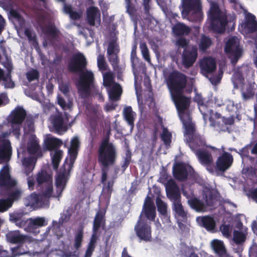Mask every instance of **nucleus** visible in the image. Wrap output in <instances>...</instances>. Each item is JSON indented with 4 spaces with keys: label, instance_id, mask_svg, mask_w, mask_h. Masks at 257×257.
<instances>
[{
    "label": "nucleus",
    "instance_id": "1",
    "mask_svg": "<svg viewBox=\"0 0 257 257\" xmlns=\"http://www.w3.org/2000/svg\"><path fill=\"white\" fill-rule=\"evenodd\" d=\"M144 215L147 219L154 221L156 216V208L153 201L147 196L145 199L143 210L134 228L137 236L141 240L146 242L152 240V228L151 223L143 218Z\"/></svg>",
    "mask_w": 257,
    "mask_h": 257
},
{
    "label": "nucleus",
    "instance_id": "2",
    "mask_svg": "<svg viewBox=\"0 0 257 257\" xmlns=\"http://www.w3.org/2000/svg\"><path fill=\"white\" fill-rule=\"evenodd\" d=\"M117 152L114 145L109 141V135L107 134L101 141L97 149V161L101 170V182L106 183L107 172L110 166L116 161Z\"/></svg>",
    "mask_w": 257,
    "mask_h": 257
},
{
    "label": "nucleus",
    "instance_id": "3",
    "mask_svg": "<svg viewBox=\"0 0 257 257\" xmlns=\"http://www.w3.org/2000/svg\"><path fill=\"white\" fill-rule=\"evenodd\" d=\"M181 16L183 19L192 22H200L203 13L201 0H182Z\"/></svg>",
    "mask_w": 257,
    "mask_h": 257
},
{
    "label": "nucleus",
    "instance_id": "4",
    "mask_svg": "<svg viewBox=\"0 0 257 257\" xmlns=\"http://www.w3.org/2000/svg\"><path fill=\"white\" fill-rule=\"evenodd\" d=\"M208 16L212 30L218 34L224 33L228 23L227 18L216 4L211 5Z\"/></svg>",
    "mask_w": 257,
    "mask_h": 257
},
{
    "label": "nucleus",
    "instance_id": "5",
    "mask_svg": "<svg viewBox=\"0 0 257 257\" xmlns=\"http://www.w3.org/2000/svg\"><path fill=\"white\" fill-rule=\"evenodd\" d=\"M167 84L171 94L184 92L187 84V76L179 71H172L168 76Z\"/></svg>",
    "mask_w": 257,
    "mask_h": 257
},
{
    "label": "nucleus",
    "instance_id": "6",
    "mask_svg": "<svg viewBox=\"0 0 257 257\" xmlns=\"http://www.w3.org/2000/svg\"><path fill=\"white\" fill-rule=\"evenodd\" d=\"M79 73L78 92L81 97L85 99L90 96L91 87L93 86L94 81V74L92 71L86 69Z\"/></svg>",
    "mask_w": 257,
    "mask_h": 257
},
{
    "label": "nucleus",
    "instance_id": "7",
    "mask_svg": "<svg viewBox=\"0 0 257 257\" xmlns=\"http://www.w3.org/2000/svg\"><path fill=\"white\" fill-rule=\"evenodd\" d=\"M224 51L230 55L231 63L235 66L241 57L243 52L238 39L235 36L229 38L225 43Z\"/></svg>",
    "mask_w": 257,
    "mask_h": 257
},
{
    "label": "nucleus",
    "instance_id": "8",
    "mask_svg": "<svg viewBox=\"0 0 257 257\" xmlns=\"http://www.w3.org/2000/svg\"><path fill=\"white\" fill-rule=\"evenodd\" d=\"M87 62L84 55L80 52L74 54L68 62L67 68L70 72L77 73L86 69Z\"/></svg>",
    "mask_w": 257,
    "mask_h": 257
},
{
    "label": "nucleus",
    "instance_id": "9",
    "mask_svg": "<svg viewBox=\"0 0 257 257\" xmlns=\"http://www.w3.org/2000/svg\"><path fill=\"white\" fill-rule=\"evenodd\" d=\"M66 165V163L63 164L62 168H61L56 178L55 186L58 197H60L61 195V193L65 189L69 179L70 171H68Z\"/></svg>",
    "mask_w": 257,
    "mask_h": 257
},
{
    "label": "nucleus",
    "instance_id": "10",
    "mask_svg": "<svg viewBox=\"0 0 257 257\" xmlns=\"http://www.w3.org/2000/svg\"><path fill=\"white\" fill-rule=\"evenodd\" d=\"M198 56L197 47L196 45H190L184 49L182 61L186 68L191 67L196 61Z\"/></svg>",
    "mask_w": 257,
    "mask_h": 257
},
{
    "label": "nucleus",
    "instance_id": "11",
    "mask_svg": "<svg viewBox=\"0 0 257 257\" xmlns=\"http://www.w3.org/2000/svg\"><path fill=\"white\" fill-rule=\"evenodd\" d=\"M184 92L171 94L172 98L178 111L187 110L190 104V99L184 95Z\"/></svg>",
    "mask_w": 257,
    "mask_h": 257
},
{
    "label": "nucleus",
    "instance_id": "12",
    "mask_svg": "<svg viewBox=\"0 0 257 257\" xmlns=\"http://www.w3.org/2000/svg\"><path fill=\"white\" fill-rule=\"evenodd\" d=\"M233 158L231 154L224 152L216 160V168L220 172H224L228 169L232 164Z\"/></svg>",
    "mask_w": 257,
    "mask_h": 257
},
{
    "label": "nucleus",
    "instance_id": "13",
    "mask_svg": "<svg viewBox=\"0 0 257 257\" xmlns=\"http://www.w3.org/2000/svg\"><path fill=\"white\" fill-rule=\"evenodd\" d=\"M200 67L202 73L204 75H207L216 70V61L212 57L204 58L200 62Z\"/></svg>",
    "mask_w": 257,
    "mask_h": 257
},
{
    "label": "nucleus",
    "instance_id": "14",
    "mask_svg": "<svg viewBox=\"0 0 257 257\" xmlns=\"http://www.w3.org/2000/svg\"><path fill=\"white\" fill-rule=\"evenodd\" d=\"M195 154L198 157L200 163L205 166L209 172H213V159L211 154L208 151L203 150L197 151Z\"/></svg>",
    "mask_w": 257,
    "mask_h": 257
},
{
    "label": "nucleus",
    "instance_id": "15",
    "mask_svg": "<svg viewBox=\"0 0 257 257\" xmlns=\"http://www.w3.org/2000/svg\"><path fill=\"white\" fill-rule=\"evenodd\" d=\"M166 193L167 197L172 202L181 199L179 188L173 180L168 181L166 185Z\"/></svg>",
    "mask_w": 257,
    "mask_h": 257
},
{
    "label": "nucleus",
    "instance_id": "16",
    "mask_svg": "<svg viewBox=\"0 0 257 257\" xmlns=\"http://www.w3.org/2000/svg\"><path fill=\"white\" fill-rule=\"evenodd\" d=\"M173 174L174 178L177 180L184 181L187 179L188 172L183 163H178L173 168Z\"/></svg>",
    "mask_w": 257,
    "mask_h": 257
},
{
    "label": "nucleus",
    "instance_id": "17",
    "mask_svg": "<svg viewBox=\"0 0 257 257\" xmlns=\"http://www.w3.org/2000/svg\"><path fill=\"white\" fill-rule=\"evenodd\" d=\"M186 141L189 147L194 153H196L197 151H200V147H204L206 145L205 139L198 134Z\"/></svg>",
    "mask_w": 257,
    "mask_h": 257
},
{
    "label": "nucleus",
    "instance_id": "18",
    "mask_svg": "<svg viewBox=\"0 0 257 257\" xmlns=\"http://www.w3.org/2000/svg\"><path fill=\"white\" fill-rule=\"evenodd\" d=\"M26 115V111L22 107H17L12 112L10 122L12 124H22Z\"/></svg>",
    "mask_w": 257,
    "mask_h": 257
},
{
    "label": "nucleus",
    "instance_id": "19",
    "mask_svg": "<svg viewBox=\"0 0 257 257\" xmlns=\"http://www.w3.org/2000/svg\"><path fill=\"white\" fill-rule=\"evenodd\" d=\"M15 185V181L11 178L9 168L4 166L0 171V186L13 187Z\"/></svg>",
    "mask_w": 257,
    "mask_h": 257
},
{
    "label": "nucleus",
    "instance_id": "20",
    "mask_svg": "<svg viewBox=\"0 0 257 257\" xmlns=\"http://www.w3.org/2000/svg\"><path fill=\"white\" fill-rule=\"evenodd\" d=\"M86 20L91 26H94L95 21L100 20V12L98 8L90 7L86 11Z\"/></svg>",
    "mask_w": 257,
    "mask_h": 257
},
{
    "label": "nucleus",
    "instance_id": "21",
    "mask_svg": "<svg viewBox=\"0 0 257 257\" xmlns=\"http://www.w3.org/2000/svg\"><path fill=\"white\" fill-rule=\"evenodd\" d=\"M45 188L40 195L35 194L33 198L35 202L37 205H42L43 198H49L53 192V182L45 185Z\"/></svg>",
    "mask_w": 257,
    "mask_h": 257
},
{
    "label": "nucleus",
    "instance_id": "22",
    "mask_svg": "<svg viewBox=\"0 0 257 257\" xmlns=\"http://www.w3.org/2000/svg\"><path fill=\"white\" fill-rule=\"evenodd\" d=\"M62 144V141L58 138L48 137L44 140V147L46 150L55 152L56 150H59Z\"/></svg>",
    "mask_w": 257,
    "mask_h": 257
},
{
    "label": "nucleus",
    "instance_id": "23",
    "mask_svg": "<svg viewBox=\"0 0 257 257\" xmlns=\"http://www.w3.org/2000/svg\"><path fill=\"white\" fill-rule=\"evenodd\" d=\"M36 181L38 187H41L43 184H47L52 182V175L48 173L46 170H42L39 172L36 176Z\"/></svg>",
    "mask_w": 257,
    "mask_h": 257
},
{
    "label": "nucleus",
    "instance_id": "24",
    "mask_svg": "<svg viewBox=\"0 0 257 257\" xmlns=\"http://www.w3.org/2000/svg\"><path fill=\"white\" fill-rule=\"evenodd\" d=\"M52 123L54 129L58 134L62 135L67 131V127L64 125V119L61 115L55 116Z\"/></svg>",
    "mask_w": 257,
    "mask_h": 257
},
{
    "label": "nucleus",
    "instance_id": "25",
    "mask_svg": "<svg viewBox=\"0 0 257 257\" xmlns=\"http://www.w3.org/2000/svg\"><path fill=\"white\" fill-rule=\"evenodd\" d=\"M8 240L13 243H23L26 239V236L21 234L19 230H14L8 232L7 235Z\"/></svg>",
    "mask_w": 257,
    "mask_h": 257
},
{
    "label": "nucleus",
    "instance_id": "26",
    "mask_svg": "<svg viewBox=\"0 0 257 257\" xmlns=\"http://www.w3.org/2000/svg\"><path fill=\"white\" fill-rule=\"evenodd\" d=\"M191 31V28L182 23H177L173 28V31L175 35L178 36H188Z\"/></svg>",
    "mask_w": 257,
    "mask_h": 257
},
{
    "label": "nucleus",
    "instance_id": "27",
    "mask_svg": "<svg viewBox=\"0 0 257 257\" xmlns=\"http://www.w3.org/2000/svg\"><path fill=\"white\" fill-rule=\"evenodd\" d=\"M244 28L249 33H253L257 31V21L253 15L249 14L246 16Z\"/></svg>",
    "mask_w": 257,
    "mask_h": 257
},
{
    "label": "nucleus",
    "instance_id": "28",
    "mask_svg": "<svg viewBox=\"0 0 257 257\" xmlns=\"http://www.w3.org/2000/svg\"><path fill=\"white\" fill-rule=\"evenodd\" d=\"M63 11L69 15L70 18L73 20H79L82 17V13L81 11H74L73 8L71 5L64 3L63 4Z\"/></svg>",
    "mask_w": 257,
    "mask_h": 257
},
{
    "label": "nucleus",
    "instance_id": "29",
    "mask_svg": "<svg viewBox=\"0 0 257 257\" xmlns=\"http://www.w3.org/2000/svg\"><path fill=\"white\" fill-rule=\"evenodd\" d=\"M10 220L20 228L25 227L27 223V220L24 218V215L22 213H16L10 214Z\"/></svg>",
    "mask_w": 257,
    "mask_h": 257
},
{
    "label": "nucleus",
    "instance_id": "30",
    "mask_svg": "<svg viewBox=\"0 0 257 257\" xmlns=\"http://www.w3.org/2000/svg\"><path fill=\"white\" fill-rule=\"evenodd\" d=\"M201 223L202 226L209 231L214 230L216 227V222L213 217L210 216L202 217Z\"/></svg>",
    "mask_w": 257,
    "mask_h": 257
},
{
    "label": "nucleus",
    "instance_id": "31",
    "mask_svg": "<svg viewBox=\"0 0 257 257\" xmlns=\"http://www.w3.org/2000/svg\"><path fill=\"white\" fill-rule=\"evenodd\" d=\"M123 117L128 124L132 127L134 126L135 116L136 114L133 111L131 106L125 107L123 110Z\"/></svg>",
    "mask_w": 257,
    "mask_h": 257
},
{
    "label": "nucleus",
    "instance_id": "32",
    "mask_svg": "<svg viewBox=\"0 0 257 257\" xmlns=\"http://www.w3.org/2000/svg\"><path fill=\"white\" fill-rule=\"evenodd\" d=\"M69 159H66L64 164H67L66 167L68 171L72 170L74 162L77 158L78 154V149L69 148Z\"/></svg>",
    "mask_w": 257,
    "mask_h": 257
},
{
    "label": "nucleus",
    "instance_id": "33",
    "mask_svg": "<svg viewBox=\"0 0 257 257\" xmlns=\"http://www.w3.org/2000/svg\"><path fill=\"white\" fill-rule=\"evenodd\" d=\"M195 101H196L198 104L199 106V110L204 116H207L208 113H209V114L210 115L209 119L211 120V118L212 117V113H213V111L211 109L207 110H205L206 109H207V106L204 104V99L202 98L201 96L197 95L195 97Z\"/></svg>",
    "mask_w": 257,
    "mask_h": 257
},
{
    "label": "nucleus",
    "instance_id": "34",
    "mask_svg": "<svg viewBox=\"0 0 257 257\" xmlns=\"http://www.w3.org/2000/svg\"><path fill=\"white\" fill-rule=\"evenodd\" d=\"M28 151L31 155L37 154V156L38 157L42 156V153L40 150V146L37 140H34L30 142L28 146Z\"/></svg>",
    "mask_w": 257,
    "mask_h": 257
},
{
    "label": "nucleus",
    "instance_id": "35",
    "mask_svg": "<svg viewBox=\"0 0 257 257\" xmlns=\"http://www.w3.org/2000/svg\"><path fill=\"white\" fill-rule=\"evenodd\" d=\"M122 93V88L118 83H115L109 91V97L112 101L119 99Z\"/></svg>",
    "mask_w": 257,
    "mask_h": 257
},
{
    "label": "nucleus",
    "instance_id": "36",
    "mask_svg": "<svg viewBox=\"0 0 257 257\" xmlns=\"http://www.w3.org/2000/svg\"><path fill=\"white\" fill-rule=\"evenodd\" d=\"M188 202L190 207L197 211H204L205 210L204 203L196 198L189 199Z\"/></svg>",
    "mask_w": 257,
    "mask_h": 257
},
{
    "label": "nucleus",
    "instance_id": "37",
    "mask_svg": "<svg viewBox=\"0 0 257 257\" xmlns=\"http://www.w3.org/2000/svg\"><path fill=\"white\" fill-rule=\"evenodd\" d=\"M211 245L214 252L218 256L225 253V251H226L223 242L222 241L217 239L213 240L211 242Z\"/></svg>",
    "mask_w": 257,
    "mask_h": 257
},
{
    "label": "nucleus",
    "instance_id": "38",
    "mask_svg": "<svg viewBox=\"0 0 257 257\" xmlns=\"http://www.w3.org/2000/svg\"><path fill=\"white\" fill-rule=\"evenodd\" d=\"M172 202L173 210L178 214V216L181 217L183 219L186 218L187 213L185 211L183 206L182 205L181 199Z\"/></svg>",
    "mask_w": 257,
    "mask_h": 257
},
{
    "label": "nucleus",
    "instance_id": "39",
    "mask_svg": "<svg viewBox=\"0 0 257 257\" xmlns=\"http://www.w3.org/2000/svg\"><path fill=\"white\" fill-rule=\"evenodd\" d=\"M104 214L105 213L100 210L96 213L93 223V231L94 233H96L100 228Z\"/></svg>",
    "mask_w": 257,
    "mask_h": 257
},
{
    "label": "nucleus",
    "instance_id": "40",
    "mask_svg": "<svg viewBox=\"0 0 257 257\" xmlns=\"http://www.w3.org/2000/svg\"><path fill=\"white\" fill-rule=\"evenodd\" d=\"M63 152L62 150H56L53 154H51L52 159V164L54 170L58 169L60 162L62 158Z\"/></svg>",
    "mask_w": 257,
    "mask_h": 257
},
{
    "label": "nucleus",
    "instance_id": "41",
    "mask_svg": "<svg viewBox=\"0 0 257 257\" xmlns=\"http://www.w3.org/2000/svg\"><path fill=\"white\" fill-rule=\"evenodd\" d=\"M212 44L211 39L206 36L205 35H202L201 37L199 43L198 44L199 49L201 52H205L208 49Z\"/></svg>",
    "mask_w": 257,
    "mask_h": 257
},
{
    "label": "nucleus",
    "instance_id": "42",
    "mask_svg": "<svg viewBox=\"0 0 257 257\" xmlns=\"http://www.w3.org/2000/svg\"><path fill=\"white\" fill-rule=\"evenodd\" d=\"M35 163V160L33 157H30L24 159L23 164L27 175H28L34 169Z\"/></svg>",
    "mask_w": 257,
    "mask_h": 257
},
{
    "label": "nucleus",
    "instance_id": "43",
    "mask_svg": "<svg viewBox=\"0 0 257 257\" xmlns=\"http://www.w3.org/2000/svg\"><path fill=\"white\" fill-rule=\"evenodd\" d=\"M83 239V230L82 228H80L74 235L73 247L76 250H78L81 247Z\"/></svg>",
    "mask_w": 257,
    "mask_h": 257
},
{
    "label": "nucleus",
    "instance_id": "44",
    "mask_svg": "<svg viewBox=\"0 0 257 257\" xmlns=\"http://www.w3.org/2000/svg\"><path fill=\"white\" fill-rule=\"evenodd\" d=\"M183 125L185 127V136L186 140L197 134L196 133L194 124L192 122L184 124Z\"/></svg>",
    "mask_w": 257,
    "mask_h": 257
},
{
    "label": "nucleus",
    "instance_id": "45",
    "mask_svg": "<svg viewBox=\"0 0 257 257\" xmlns=\"http://www.w3.org/2000/svg\"><path fill=\"white\" fill-rule=\"evenodd\" d=\"M8 73L5 76L2 80L4 82L5 86L8 88H13L15 86V83L12 81L11 78V71L12 70V66L11 65L7 67Z\"/></svg>",
    "mask_w": 257,
    "mask_h": 257
},
{
    "label": "nucleus",
    "instance_id": "46",
    "mask_svg": "<svg viewBox=\"0 0 257 257\" xmlns=\"http://www.w3.org/2000/svg\"><path fill=\"white\" fill-rule=\"evenodd\" d=\"M29 227H34L35 226L41 227L47 225V222L44 217H37L35 218L29 219Z\"/></svg>",
    "mask_w": 257,
    "mask_h": 257
},
{
    "label": "nucleus",
    "instance_id": "47",
    "mask_svg": "<svg viewBox=\"0 0 257 257\" xmlns=\"http://www.w3.org/2000/svg\"><path fill=\"white\" fill-rule=\"evenodd\" d=\"M97 237L95 233H93L88 243L87 249L85 252V257H90L92 254L95 247Z\"/></svg>",
    "mask_w": 257,
    "mask_h": 257
},
{
    "label": "nucleus",
    "instance_id": "48",
    "mask_svg": "<svg viewBox=\"0 0 257 257\" xmlns=\"http://www.w3.org/2000/svg\"><path fill=\"white\" fill-rule=\"evenodd\" d=\"M161 138L166 146L167 147L170 146L172 134L169 132L167 127H163L162 133L161 135Z\"/></svg>",
    "mask_w": 257,
    "mask_h": 257
},
{
    "label": "nucleus",
    "instance_id": "49",
    "mask_svg": "<svg viewBox=\"0 0 257 257\" xmlns=\"http://www.w3.org/2000/svg\"><path fill=\"white\" fill-rule=\"evenodd\" d=\"M119 46L116 43V40L115 39L111 40L108 43L107 49V55H111L115 53H119Z\"/></svg>",
    "mask_w": 257,
    "mask_h": 257
},
{
    "label": "nucleus",
    "instance_id": "50",
    "mask_svg": "<svg viewBox=\"0 0 257 257\" xmlns=\"http://www.w3.org/2000/svg\"><path fill=\"white\" fill-rule=\"evenodd\" d=\"M156 205L158 212L163 216H166L167 214V204L160 198L156 199Z\"/></svg>",
    "mask_w": 257,
    "mask_h": 257
},
{
    "label": "nucleus",
    "instance_id": "51",
    "mask_svg": "<svg viewBox=\"0 0 257 257\" xmlns=\"http://www.w3.org/2000/svg\"><path fill=\"white\" fill-rule=\"evenodd\" d=\"M58 30L55 26H48L44 30V33L50 36L53 39L56 40L58 37Z\"/></svg>",
    "mask_w": 257,
    "mask_h": 257
},
{
    "label": "nucleus",
    "instance_id": "52",
    "mask_svg": "<svg viewBox=\"0 0 257 257\" xmlns=\"http://www.w3.org/2000/svg\"><path fill=\"white\" fill-rule=\"evenodd\" d=\"M11 155V149L10 145L5 144L0 149V159H6L10 157Z\"/></svg>",
    "mask_w": 257,
    "mask_h": 257
},
{
    "label": "nucleus",
    "instance_id": "53",
    "mask_svg": "<svg viewBox=\"0 0 257 257\" xmlns=\"http://www.w3.org/2000/svg\"><path fill=\"white\" fill-rule=\"evenodd\" d=\"M233 239L236 244H240L245 241L246 235L242 232L234 231Z\"/></svg>",
    "mask_w": 257,
    "mask_h": 257
},
{
    "label": "nucleus",
    "instance_id": "54",
    "mask_svg": "<svg viewBox=\"0 0 257 257\" xmlns=\"http://www.w3.org/2000/svg\"><path fill=\"white\" fill-rule=\"evenodd\" d=\"M10 15L17 21L20 25H23L25 24V19L16 10L11 9L10 11Z\"/></svg>",
    "mask_w": 257,
    "mask_h": 257
},
{
    "label": "nucleus",
    "instance_id": "55",
    "mask_svg": "<svg viewBox=\"0 0 257 257\" xmlns=\"http://www.w3.org/2000/svg\"><path fill=\"white\" fill-rule=\"evenodd\" d=\"M118 53H115L111 55H108V60L114 70H116L118 68L119 58L117 56Z\"/></svg>",
    "mask_w": 257,
    "mask_h": 257
},
{
    "label": "nucleus",
    "instance_id": "56",
    "mask_svg": "<svg viewBox=\"0 0 257 257\" xmlns=\"http://www.w3.org/2000/svg\"><path fill=\"white\" fill-rule=\"evenodd\" d=\"M140 49L143 58L148 62L151 61L149 51L146 43H142L140 44Z\"/></svg>",
    "mask_w": 257,
    "mask_h": 257
},
{
    "label": "nucleus",
    "instance_id": "57",
    "mask_svg": "<svg viewBox=\"0 0 257 257\" xmlns=\"http://www.w3.org/2000/svg\"><path fill=\"white\" fill-rule=\"evenodd\" d=\"M242 96L245 100L252 98L254 95V91L251 85H248L245 90L242 92Z\"/></svg>",
    "mask_w": 257,
    "mask_h": 257
},
{
    "label": "nucleus",
    "instance_id": "58",
    "mask_svg": "<svg viewBox=\"0 0 257 257\" xmlns=\"http://www.w3.org/2000/svg\"><path fill=\"white\" fill-rule=\"evenodd\" d=\"M12 201L8 198L6 199H0V212H4L7 210L12 206Z\"/></svg>",
    "mask_w": 257,
    "mask_h": 257
},
{
    "label": "nucleus",
    "instance_id": "59",
    "mask_svg": "<svg viewBox=\"0 0 257 257\" xmlns=\"http://www.w3.org/2000/svg\"><path fill=\"white\" fill-rule=\"evenodd\" d=\"M178 113L180 118L182 121L183 124L192 122L190 113L188 111H186V110H184L182 112L178 111Z\"/></svg>",
    "mask_w": 257,
    "mask_h": 257
},
{
    "label": "nucleus",
    "instance_id": "60",
    "mask_svg": "<svg viewBox=\"0 0 257 257\" xmlns=\"http://www.w3.org/2000/svg\"><path fill=\"white\" fill-rule=\"evenodd\" d=\"M22 196V191L20 190H16L9 194L8 198L12 201V204L15 201H17L20 199Z\"/></svg>",
    "mask_w": 257,
    "mask_h": 257
},
{
    "label": "nucleus",
    "instance_id": "61",
    "mask_svg": "<svg viewBox=\"0 0 257 257\" xmlns=\"http://www.w3.org/2000/svg\"><path fill=\"white\" fill-rule=\"evenodd\" d=\"M113 82V75L111 72H106L103 76V83L106 86H109Z\"/></svg>",
    "mask_w": 257,
    "mask_h": 257
},
{
    "label": "nucleus",
    "instance_id": "62",
    "mask_svg": "<svg viewBox=\"0 0 257 257\" xmlns=\"http://www.w3.org/2000/svg\"><path fill=\"white\" fill-rule=\"evenodd\" d=\"M89 124L90 127V132L91 136L96 135V131L98 127L97 119L96 118L90 119L89 121Z\"/></svg>",
    "mask_w": 257,
    "mask_h": 257
},
{
    "label": "nucleus",
    "instance_id": "63",
    "mask_svg": "<svg viewBox=\"0 0 257 257\" xmlns=\"http://www.w3.org/2000/svg\"><path fill=\"white\" fill-rule=\"evenodd\" d=\"M39 77V72L36 70H33L27 73V78L29 82H32L38 79Z\"/></svg>",
    "mask_w": 257,
    "mask_h": 257
},
{
    "label": "nucleus",
    "instance_id": "64",
    "mask_svg": "<svg viewBox=\"0 0 257 257\" xmlns=\"http://www.w3.org/2000/svg\"><path fill=\"white\" fill-rule=\"evenodd\" d=\"M25 35L28 38V39L29 41H32L34 44H38V42L37 40V38L35 35H33L32 32L29 29H26L24 31Z\"/></svg>",
    "mask_w": 257,
    "mask_h": 257
}]
</instances>
